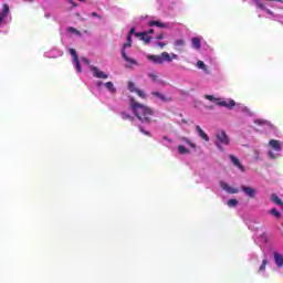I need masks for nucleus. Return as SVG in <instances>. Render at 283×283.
Instances as JSON below:
<instances>
[{
    "mask_svg": "<svg viewBox=\"0 0 283 283\" xmlns=\"http://www.w3.org/2000/svg\"><path fill=\"white\" fill-rule=\"evenodd\" d=\"M163 39H165V34L164 33H159L157 35V41H163Z\"/></svg>",
    "mask_w": 283,
    "mask_h": 283,
    "instance_id": "38",
    "label": "nucleus"
},
{
    "mask_svg": "<svg viewBox=\"0 0 283 283\" xmlns=\"http://www.w3.org/2000/svg\"><path fill=\"white\" fill-rule=\"evenodd\" d=\"M270 147L274 149V151H282V144L277 139H271L269 142Z\"/></svg>",
    "mask_w": 283,
    "mask_h": 283,
    "instance_id": "10",
    "label": "nucleus"
},
{
    "mask_svg": "<svg viewBox=\"0 0 283 283\" xmlns=\"http://www.w3.org/2000/svg\"><path fill=\"white\" fill-rule=\"evenodd\" d=\"M80 1H85V0H80Z\"/></svg>",
    "mask_w": 283,
    "mask_h": 283,
    "instance_id": "51",
    "label": "nucleus"
},
{
    "mask_svg": "<svg viewBox=\"0 0 283 283\" xmlns=\"http://www.w3.org/2000/svg\"><path fill=\"white\" fill-rule=\"evenodd\" d=\"M191 42H192V48L195 50H200V48H202V41L200 40V38H192Z\"/></svg>",
    "mask_w": 283,
    "mask_h": 283,
    "instance_id": "16",
    "label": "nucleus"
},
{
    "mask_svg": "<svg viewBox=\"0 0 283 283\" xmlns=\"http://www.w3.org/2000/svg\"><path fill=\"white\" fill-rule=\"evenodd\" d=\"M123 120H134V117L127 113H122Z\"/></svg>",
    "mask_w": 283,
    "mask_h": 283,
    "instance_id": "29",
    "label": "nucleus"
},
{
    "mask_svg": "<svg viewBox=\"0 0 283 283\" xmlns=\"http://www.w3.org/2000/svg\"><path fill=\"white\" fill-rule=\"evenodd\" d=\"M126 41L127 42L123 44L120 54H122L124 61H126V63H130V65H138V62L136 60L129 57L127 55V51H125V50H127V48H132V35L130 34L127 35Z\"/></svg>",
    "mask_w": 283,
    "mask_h": 283,
    "instance_id": "2",
    "label": "nucleus"
},
{
    "mask_svg": "<svg viewBox=\"0 0 283 283\" xmlns=\"http://www.w3.org/2000/svg\"><path fill=\"white\" fill-rule=\"evenodd\" d=\"M135 36L140 38L144 43H150L151 42V36L147 32H137L135 33Z\"/></svg>",
    "mask_w": 283,
    "mask_h": 283,
    "instance_id": "9",
    "label": "nucleus"
},
{
    "mask_svg": "<svg viewBox=\"0 0 283 283\" xmlns=\"http://www.w3.org/2000/svg\"><path fill=\"white\" fill-rule=\"evenodd\" d=\"M1 21H3V18L0 17V23H1Z\"/></svg>",
    "mask_w": 283,
    "mask_h": 283,
    "instance_id": "49",
    "label": "nucleus"
},
{
    "mask_svg": "<svg viewBox=\"0 0 283 283\" xmlns=\"http://www.w3.org/2000/svg\"><path fill=\"white\" fill-rule=\"evenodd\" d=\"M70 54L73 57L74 61L78 60V55L76 54V50L70 49Z\"/></svg>",
    "mask_w": 283,
    "mask_h": 283,
    "instance_id": "31",
    "label": "nucleus"
},
{
    "mask_svg": "<svg viewBox=\"0 0 283 283\" xmlns=\"http://www.w3.org/2000/svg\"><path fill=\"white\" fill-rule=\"evenodd\" d=\"M269 157H270L272 160H275V158H277V156H275V154L273 153V150H270V151H269Z\"/></svg>",
    "mask_w": 283,
    "mask_h": 283,
    "instance_id": "36",
    "label": "nucleus"
},
{
    "mask_svg": "<svg viewBox=\"0 0 283 283\" xmlns=\"http://www.w3.org/2000/svg\"><path fill=\"white\" fill-rule=\"evenodd\" d=\"M161 61H163V63H171V61H172L171 55L167 52H163Z\"/></svg>",
    "mask_w": 283,
    "mask_h": 283,
    "instance_id": "19",
    "label": "nucleus"
},
{
    "mask_svg": "<svg viewBox=\"0 0 283 283\" xmlns=\"http://www.w3.org/2000/svg\"><path fill=\"white\" fill-rule=\"evenodd\" d=\"M185 46V39H179L175 41V48H182Z\"/></svg>",
    "mask_w": 283,
    "mask_h": 283,
    "instance_id": "27",
    "label": "nucleus"
},
{
    "mask_svg": "<svg viewBox=\"0 0 283 283\" xmlns=\"http://www.w3.org/2000/svg\"><path fill=\"white\" fill-rule=\"evenodd\" d=\"M148 77L151 78L154 83H158V75H156V73H149Z\"/></svg>",
    "mask_w": 283,
    "mask_h": 283,
    "instance_id": "32",
    "label": "nucleus"
},
{
    "mask_svg": "<svg viewBox=\"0 0 283 283\" xmlns=\"http://www.w3.org/2000/svg\"><path fill=\"white\" fill-rule=\"evenodd\" d=\"M82 61L86 63V65H90V61L87 60V57H82Z\"/></svg>",
    "mask_w": 283,
    "mask_h": 283,
    "instance_id": "43",
    "label": "nucleus"
},
{
    "mask_svg": "<svg viewBox=\"0 0 283 283\" xmlns=\"http://www.w3.org/2000/svg\"><path fill=\"white\" fill-rule=\"evenodd\" d=\"M241 191L248 196V198H255V193H258V190L255 188L249 187V186H241Z\"/></svg>",
    "mask_w": 283,
    "mask_h": 283,
    "instance_id": "5",
    "label": "nucleus"
},
{
    "mask_svg": "<svg viewBox=\"0 0 283 283\" xmlns=\"http://www.w3.org/2000/svg\"><path fill=\"white\" fill-rule=\"evenodd\" d=\"M271 200L274 201L279 207H283V201L280 199V197H277V195L273 193Z\"/></svg>",
    "mask_w": 283,
    "mask_h": 283,
    "instance_id": "20",
    "label": "nucleus"
},
{
    "mask_svg": "<svg viewBox=\"0 0 283 283\" xmlns=\"http://www.w3.org/2000/svg\"><path fill=\"white\" fill-rule=\"evenodd\" d=\"M147 34H154V29H149Z\"/></svg>",
    "mask_w": 283,
    "mask_h": 283,
    "instance_id": "46",
    "label": "nucleus"
},
{
    "mask_svg": "<svg viewBox=\"0 0 283 283\" xmlns=\"http://www.w3.org/2000/svg\"><path fill=\"white\" fill-rule=\"evenodd\" d=\"M220 187H221V189H223V191H227V193H239V191H240L238 188H233L224 181H220Z\"/></svg>",
    "mask_w": 283,
    "mask_h": 283,
    "instance_id": "6",
    "label": "nucleus"
},
{
    "mask_svg": "<svg viewBox=\"0 0 283 283\" xmlns=\"http://www.w3.org/2000/svg\"><path fill=\"white\" fill-rule=\"evenodd\" d=\"M158 46H159V48H165V43L158 42Z\"/></svg>",
    "mask_w": 283,
    "mask_h": 283,
    "instance_id": "45",
    "label": "nucleus"
},
{
    "mask_svg": "<svg viewBox=\"0 0 283 283\" xmlns=\"http://www.w3.org/2000/svg\"><path fill=\"white\" fill-rule=\"evenodd\" d=\"M139 98H147V95H145V91L137 88V92H135Z\"/></svg>",
    "mask_w": 283,
    "mask_h": 283,
    "instance_id": "28",
    "label": "nucleus"
},
{
    "mask_svg": "<svg viewBox=\"0 0 283 283\" xmlns=\"http://www.w3.org/2000/svg\"><path fill=\"white\" fill-rule=\"evenodd\" d=\"M147 59L157 65H163V55H148Z\"/></svg>",
    "mask_w": 283,
    "mask_h": 283,
    "instance_id": "13",
    "label": "nucleus"
},
{
    "mask_svg": "<svg viewBox=\"0 0 283 283\" xmlns=\"http://www.w3.org/2000/svg\"><path fill=\"white\" fill-rule=\"evenodd\" d=\"M101 85H103V82H97V83H96V86H97V87H101Z\"/></svg>",
    "mask_w": 283,
    "mask_h": 283,
    "instance_id": "48",
    "label": "nucleus"
},
{
    "mask_svg": "<svg viewBox=\"0 0 283 283\" xmlns=\"http://www.w3.org/2000/svg\"><path fill=\"white\" fill-rule=\"evenodd\" d=\"M255 123H258V125H264V122L262 120H256Z\"/></svg>",
    "mask_w": 283,
    "mask_h": 283,
    "instance_id": "47",
    "label": "nucleus"
},
{
    "mask_svg": "<svg viewBox=\"0 0 283 283\" xmlns=\"http://www.w3.org/2000/svg\"><path fill=\"white\" fill-rule=\"evenodd\" d=\"M170 59H172V61H174V59H175V60L178 59V55H177L176 53H171V54H170Z\"/></svg>",
    "mask_w": 283,
    "mask_h": 283,
    "instance_id": "41",
    "label": "nucleus"
},
{
    "mask_svg": "<svg viewBox=\"0 0 283 283\" xmlns=\"http://www.w3.org/2000/svg\"><path fill=\"white\" fill-rule=\"evenodd\" d=\"M218 106L219 107H228V109H233V107H235V101L229 99L227 102V101L221 99L220 102H218Z\"/></svg>",
    "mask_w": 283,
    "mask_h": 283,
    "instance_id": "7",
    "label": "nucleus"
},
{
    "mask_svg": "<svg viewBox=\"0 0 283 283\" xmlns=\"http://www.w3.org/2000/svg\"><path fill=\"white\" fill-rule=\"evenodd\" d=\"M216 146L218 147V149H220V151H222V146L220 145V142H216Z\"/></svg>",
    "mask_w": 283,
    "mask_h": 283,
    "instance_id": "42",
    "label": "nucleus"
},
{
    "mask_svg": "<svg viewBox=\"0 0 283 283\" xmlns=\"http://www.w3.org/2000/svg\"><path fill=\"white\" fill-rule=\"evenodd\" d=\"M270 216H273L276 220H280L282 218V212H280L276 208H272L269 210Z\"/></svg>",
    "mask_w": 283,
    "mask_h": 283,
    "instance_id": "17",
    "label": "nucleus"
},
{
    "mask_svg": "<svg viewBox=\"0 0 283 283\" xmlns=\"http://www.w3.org/2000/svg\"><path fill=\"white\" fill-rule=\"evenodd\" d=\"M177 149H178V153L181 154V155L190 153V150L187 147H185L184 145L178 146Z\"/></svg>",
    "mask_w": 283,
    "mask_h": 283,
    "instance_id": "24",
    "label": "nucleus"
},
{
    "mask_svg": "<svg viewBox=\"0 0 283 283\" xmlns=\"http://www.w3.org/2000/svg\"><path fill=\"white\" fill-rule=\"evenodd\" d=\"M148 25L150 28H154V27H157V28H168L167 23H163V22L157 21V20L149 21Z\"/></svg>",
    "mask_w": 283,
    "mask_h": 283,
    "instance_id": "15",
    "label": "nucleus"
},
{
    "mask_svg": "<svg viewBox=\"0 0 283 283\" xmlns=\"http://www.w3.org/2000/svg\"><path fill=\"white\" fill-rule=\"evenodd\" d=\"M153 96H156V98H160L163 101V103H171L172 98L169 96L164 95L160 92H153L151 93Z\"/></svg>",
    "mask_w": 283,
    "mask_h": 283,
    "instance_id": "8",
    "label": "nucleus"
},
{
    "mask_svg": "<svg viewBox=\"0 0 283 283\" xmlns=\"http://www.w3.org/2000/svg\"><path fill=\"white\" fill-rule=\"evenodd\" d=\"M181 140H184V143H187V145H189V147H191L192 149H196V144H193L189 138L182 137Z\"/></svg>",
    "mask_w": 283,
    "mask_h": 283,
    "instance_id": "26",
    "label": "nucleus"
},
{
    "mask_svg": "<svg viewBox=\"0 0 283 283\" xmlns=\"http://www.w3.org/2000/svg\"><path fill=\"white\" fill-rule=\"evenodd\" d=\"M266 264H269V260L263 259L262 264L259 268V273H264V271H266Z\"/></svg>",
    "mask_w": 283,
    "mask_h": 283,
    "instance_id": "22",
    "label": "nucleus"
},
{
    "mask_svg": "<svg viewBox=\"0 0 283 283\" xmlns=\"http://www.w3.org/2000/svg\"><path fill=\"white\" fill-rule=\"evenodd\" d=\"M196 132L199 135V137L202 138V140H206V143H209V135H207V133H205V130H202V127L197 125Z\"/></svg>",
    "mask_w": 283,
    "mask_h": 283,
    "instance_id": "12",
    "label": "nucleus"
},
{
    "mask_svg": "<svg viewBox=\"0 0 283 283\" xmlns=\"http://www.w3.org/2000/svg\"><path fill=\"white\" fill-rule=\"evenodd\" d=\"M229 158H230L231 163L234 165V167H238V169H240V171H244V166H242V164L240 163V159H238V157H235L233 155H229Z\"/></svg>",
    "mask_w": 283,
    "mask_h": 283,
    "instance_id": "11",
    "label": "nucleus"
},
{
    "mask_svg": "<svg viewBox=\"0 0 283 283\" xmlns=\"http://www.w3.org/2000/svg\"><path fill=\"white\" fill-rule=\"evenodd\" d=\"M104 85L111 94H116V86H114L113 82H106Z\"/></svg>",
    "mask_w": 283,
    "mask_h": 283,
    "instance_id": "18",
    "label": "nucleus"
},
{
    "mask_svg": "<svg viewBox=\"0 0 283 283\" xmlns=\"http://www.w3.org/2000/svg\"><path fill=\"white\" fill-rule=\"evenodd\" d=\"M197 67L198 70H203L206 74H211V72L209 71V66H207V64H205L202 60L197 61Z\"/></svg>",
    "mask_w": 283,
    "mask_h": 283,
    "instance_id": "14",
    "label": "nucleus"
},
{
    "mask_svg": "<svg viewBox=\"0 0 283 283\" xmlns=\"http://www.w3.org/2000/svg\"><path fill=\"white\" fill-rule=\"evenodd\" d=\"M127 87H128V91L132 92V93H136L137 92V87H136V84L134 82H128L127 83Z\"/></svg>",
    "mask_w": 283,
    "mask_h": 283,
    "instance_id": "23",
    "label": "nucleus"
},
{
    "mask_svg": "<svg viewBox=\"0 0 283 283\" xmlns=\"http://www.w3.org/2000/svg\"><path fill=\"white\" fill-rule=\"evenodd\" d=\"M91 17H96L97 19H102V17L98 13H96V12H92Z\"/></svg>",
    "mask_w": 283,
    "mask_h": 283,
    "instance_id": "39",
    "label": "nucleus"
},
{
    "mask_svg": "<svg viewBox=\"0 0 283 283\" xmlns=\"http://www.w3.org/2000/svg\"><path fill=\"white\" fill-rule=\"evenodd\" d=\"M205 98L207 101H210L211 103H214L216 105H218V103H220V101H222V98H216V97H213V95H205Z\"/></svg>",
    "mask_w": 283,
    "mask_h": 283,
    "instance_id": "21",
    "label": "nucleus"
},
{
    "mask_svg": "<svg viewBox=\"0 0 283 283\" xmlns=\"http://www.w3.org/2000/svg\"><path fill=\"white\" fill-rule=\"evenodd\" d=\"M130 107L136 118H138L140 123H144L145 125L153 123L154 109L136 102L134 98H130Z\"/></svg>",
    "mask_w": 283,
    "mask_h": 283,
    "instance_id": "1",
    "label": "nucleus"
},
{
    "mask_svg": "<svg viewBox=\"0 0 283 283\" xmlns=\"http://www.w3.org/2000/svg\"><path fill=\"white\" fill-rule=\"evenodd\" d=\"M91 71L93 72V76L95 78H109L107 73L98 70L96 66H91Z\"/></svg>",
    "mask_w": 283,
    "mask_h": 283,
    "instance_id": "4",
    "label": "nucleus"
},
{
    "mask_svg": "<svg viewBox=\"0 0 283 283\" xmlns=\"http://www.w3.org/2000/svg\"><path fill=\"white\" fill-rule=\"evenodd\" d=\"M67 32H73L74 34H80L78 30H76V28H73V27H69Z\"/></svg>",
    "mask_w": 283,
    "mask_h": 283,
    "instance_id": "33",
    "label": "nucleus"
},
{
    "mask_svg": "<svg viewBox=\"0 0 283 283\" xmlns=\"http://www.w3.org/2000/svg\"><path fill=\"white\" fill-rule=\"evenodd\" d=\"M139 132H142V134L145 136H151V133H149V130H144L143 127H139Z\"/></svg>",
    "mask_w": 283,
    "mask_h": 283,
    "instance_id": "35",
    "label": "nucleus"
},
{
    "mask_svg": "<svg viewBox=\"0 0 283 283\" xmlns=\"http://www.w3.org/2000/svg\"><path fill=\"white\" fill-rule=\"evenodd\" d=\"M256 6H258V8H260L261 10H266V7H264V4L261 3L260 1H256Z\"/></svg>",
    "mask_w": 283,
    "mask_h": 283,
    "instance_id": "37",
    "label": "nucleus"
},
{
    "mask_svg": "<svg viewBox=\"0 0 283 283\" xmlns=\"http://www.w3.org/2000/svg\"><path fill=\"white\" fill-rule=\"evenodd\" d=\"M216 138L221 145H229V135H227V132L221 130L216 134Z\"/></svg>",
    "mask_w": 283,
    "mask_h": 283,
    "instance_id": "3",
    "label": "nucleus"
},
{
    "mask_svg": "<svg viewBox=\"0 0 283 283\" xmlns=\"http://www.w3.org/2000/svg\"><path fill=\"white\" fill-rule=\"evenodd\" d=\"M10 13V6L8 4H3V9H2V17H8V14Z\"/></svg>",
    "mask_w": 283,
    "mask_h": 283,
    "instance_id": "25",
    "label": "nucleus"
},
{
    "mask_svg": "<svg viewBox=\"0 0 283 283\" xmlns=\"http://www.w3.org/2000/svg\"><path fill=\"white\" fill-rule=\"evenodd\" d=\"M128 34H129L130 36H132V34H137V33H136V28H132Z\"/></svg>",
    "mask_w": 283,
    "mask_h": 283,
    "instance_id": "40",
    "label": "nucleus"
},
{
    "mask_svg": "<svg viewBox=\"0 0 283 283\" xmlns=\"http://www.w3.org/2000/svg\"><path fill=\"white\" fill-rule=\"evenodd\" d=\"M163 139H164V140H167L168 143H172V140L169 139V137H167V136H164Z\"/></svg>",
    "mask_w": 283,
    "mask_h": 283,
    "instance_id": "44",
    "label": "nucleus"
},
{
    "mask_svg": "<svg viewBox=\"0 0 283 283\" xmlns=\"http://www.w3.org/2000/svg\"><path fill=\"white\" fill-rule=\"evenodd\" d=\"M74 63L77 72H81V62L78 60H74Z\"/></svg>",
    "mask_w": 283,
    "mask_h": 283,
    "instance_id": "34",
    "label": "nucleus"
},
{
    "mask_svg": "<svg viewBox=\"0 0 283 283\" xmlns=\"http://www.w3.org/2000/svg\"><path fill=\"white\" fill-rule=\"evenodd\" d=\"M228 207H238V199L228 200Z\"/></svg>",
    "mask_w": 283,
    "mask_h": 283,
    "instance_id": "30",
    "label": "nucleus"
},
{
    "mask_svg": "<svg viewBox=\"0 0 283 283\" xmlns=\"http://www.w3.org/2000/svg\"><path fill=\"white\" fill-rule=\"evenodd\" d=\"M182 123H187V120L182 119Z\"/></svg>",
    "mask_w": 283,
    "mask_h": 283,
    "instance_id": "50",
    "label": "nucleus"
}]
</instances>
